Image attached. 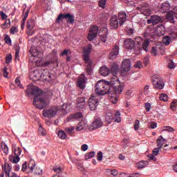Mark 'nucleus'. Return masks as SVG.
<instances>
[{
  "instance_id": "nucleus-48",
  "label": "nucleus",
  "mask_w": 177,
  "mask_h": 177,
  "mask_svg": "<svg viewBox=\"0 0 177 177\" xmlns=\"http://www.w3.org/2000/svg\"><path fill=\"white\" fill-rule=\"evenodd\" d=\"M160 100H163V102H168V95L167 94H160Z\"/></svg>"
},
{
  "instance_id": "nucleus-23",
  "label": "nucleus",
  "mask_w": 177,
  "mask_h": 177,
  "mask_svg": "<svg viewBox=\"0 0 177 177\" xmlns=\"http://www.w3.org/2000/svg\"><path fill=\"white\" fill-rule=\"evenodd\" d=\"M156 34L158 35V37H162L165 34V27L162 24L158 25L155 29Z\"/></svg>"
},
{
  "instance_id": "nucleus-2",
  "label": "nucleus",
  "mask_w": 177,
  "mask_h": 177,
  "mask_svg": "<svg viewBox=\"0 0 177 177\" xmlns=\"http://www.w3.org/2000/svg\"><path fill=\"white\" fill-rule=\"evenodd\" d=\"M95 91L97 95L99 96H103L104 95H107L110 92L111 94V84L110 82L100 80L95 86Z\"/></svg>"
},
{
  "instance_id": "nucleus-59",
  "label": "nucleus",
  "mask_w": 177,
  "mask_h": 177,
  "mask_svg": "<svg viewBox=\"0 0 177 177\" xmlns=\"http://www.w3.org/2000/svg\"><path fill=\"white\" fill-rule=\"evenodd\" d=\"M136 68H142V62L140 61H138L134 65Z\"/></svg>"
},
{
  "instance_id": "nucleus-12",
  "label": "nucleus",
  "mask_w": 177,
  "mask_h": 177,
  "mask_svg": "<svg viewBox=\"0 0 177 177\" xmlns=\"http://www.w3.org/2000/svg\"><path fill=\"white\" fill-rule=\"evenodd\" d=\"M122 91H124V85L120 84V82L116 86L111 85V92H113L115 95H120V93H122Z\"/></svg>"
},
{
  "instance_id": "nucleus-22",
  "label": "nucleus",
  "mask_w": 177,
  "mask_h": 177,
  "mask_svg": "<svg viewBox=\"0 0 177 177\" xmlns=\"http://www.w3.org/2000/svg\"><path fill=\"white\" fill-rule=\"evenodd\" d=\"M122 70L123 71H129L131 70V60L124 59L122 62Z\"/></svg>"
},
{
  "instance_id": "nucleus-41",
  "label": "nucleus",
  "mask_w": 177,
  "mask_h": 177,
  "mask_svg": "<svg viewBox=\"0 0 177 177\" xmlns=\"http://www.w3.org/2000/svg\"><path fill=\"white\" fill-rule=\"evenodd\" d=\"M71 118L74 120H80V118H82V113H77L73 114L71 116Z\"/></svg>"
},
{
  "instance_id": "nucleus-45",
  "label": "nucleus",
  "mask_w": 177,
  "mask_h": 177,
  "mask_svg": "<svg viewBox=\"0 0 177 177\" xmlns=\"http://www.w3.org/2000/svg\"><path fill=\"white\" fill-rule=\"evenodd\" d=\"M9 26H10V20L6 19L5 23L2 24L1 27L3 30H5L6 28H8Z\"/></svg>"
},
{
  "instance_id": "nucleus-17",
  "label": "nucleus",
  "mask_w": 177,
  "mask_h": 177,
  "mask_svg": "<svg viewBox=\"0 0 177 177\" xmlns=\"http://www.w3.org/2000/svg\"><path fill=\"white\" fill-rule=\"evenodd\" d=\"M137 10L140 12L145 16H149L151 13V10L147 7V4H145V6L137 7Z\"/></svg>"
},
{
  "instance_id": "nucleus-18",
  "label": "nucleus",
  "mask_w": 177,
  "mask_h": 177,
  "mask_svg": "<svg viewBox=\"0 0 177 177\" xmlns=\"http://www.w3.org/2000/svg\"><path fill=\"white\" fill-rule=\"evenodd\" d=\"M161 52H164V46H156L152 47L151 53L153 56H157V55H160Z\"/></svg>"
},
{
  "instance_id": "nucleus-39",
  "label": "nucleus",
  "mask_w": 177,
  "mask_h": 177,
  "mask_svg": "<svg viewBox=\"0 0 177 177\" xmlns=\"http://www.w3.org/2000/svg\"><path fill=\"white\" fill-rule=\"evenodd\" d=\"M115 122H121V113L118 111L115 113Z\"/></svg>"
},
{
  "instance_id": "nucleus-55",
  "label": "nucleus",
  "mask_w": 177,
  "mask_h": 177,
  "mask_svg": "<svg viewBox=\"0 0 177 177\" xmlns=\"http://www.w3.org/2000/svg\"><path fill=\"white\" fill-rule=\"evenodd\" d=\"M4 41L6 44H8V45H12V39H10V37L9 36H6L4 39Z\"/></svg>"
},
{
  "instance_id": "nucleus-11",
  "label": "nucleus",
  "mask_w": 177,
  "mask_h": 177,
  "mask_svg": "<svg viewBox=\"0 0 177 177\" xmlns=\"http://www.w3.org/2000/svg\"><path fill=\"white\" fill-rule=\"evenodd\" d=\"M99 104V101L95 95H91L89 98V109L91 111H94Z\"/></svg>"
},
{
  "instance_id": "nucleus-3",
  "label": "nucleus",
  "mask_w": 177,
  "mask_h": 177,
  "mask_svg": "<svg viewBox=\"0 0 177 177\" xmlns=\"http://www.w3.org/2000/svg\"><path fill=\"white\" fill-rule=\"evenodd\" d=\"M136 42L137 45L142 44V47H139L135 49V53L136 55H140L141 50H145V52H149V44L150 41L145 39L143 41V39L141 37H137L136 38Z\"/></svg>"
},
{
  "instance_id": "nucleus-63",
  "label": "nucleus",
  "mask_w": 177,
  "mask_h": 177,
  "mask_svg": "<svg viewBox=\"0 0 177 177\" xmlns=\"http://www.w3.org/2000/svg\"><path fill=\"white\" fill-rule=\"evenodd\" d=\"M110 174L113 176H117L118 175V171H117L116 169L110 170Z\"/></svg>"
},
{
  "instance_id": "nucleus-7",
  "label": "nucleus",
  "mask_w": 177,
  "mask_h": 177,
  "mask_svg": "<svg viewBox=\"0 0 177 177\" xmlns=\"http://www.w3.org/2000/svg\"><path fill=\"white\" fill-rule=\"evenodd\" d=\"M166 19L167 21H169V23H171L172 24L177 23V8L169 11L166 15Z\"/></svg>"
},
{
  "instance_id": "nucleus-8",
  "label": "nucleus",
  "mask_w": 177,
  "mask_h": 177,
  "mask_svg": "<svg viewBox=\"0 0 177 177\" xmlns=\"http://www.w3.org/2000/svg\"><path fill=\"white\" fill-rule=\"evenodd\" d=\"M62 19H66V20H68L67 23H70L71 24L74 23V15L70 13L60 14L56 19V23H59Z\"/></svg>"
},
{
  "instance_id": "nucleus-31",
  "label": "nucleus",
  "mask_w": 177,
  "mask_h": 177,
  "mask_svg": "<svg viewBox=\"0 0 177 177\" xmlns=\"http://www.w3.org/2000/svg\"><path fill=\"white\" fill-rule=\"evenodd\" d=\"M108 95L109 97L110 102L113 103V104H115V103L118 102V98H117V95L114 94L113 91H111V94H110V92L108 93Z\"/></svg>"
},
{
  "instance_id": "nucleus-60",
  "label": "nucleus",
  "mask_w": 177,
  "mask_h": 177,
  "mask_svg": "<svg viewBox=\"0 0 177 177\" xmlns=\"http://www.w3.org/2000/svg\"><path fill=\"white\" fill-rule=\"evenodd\" d=\"M127 34H129V35H132V34H133V32H135V29L127 28Z\"/></svg>"
},
{
  "instance_id": "nucleus-24",
  "label": "nucleus",
  "mask_w": 177,
  "mask_h": 177,
  "mask_svg": "<svg viewBox=\"0 0 177 177\" xmlns=\"http://www.w3.org/2000/svg\"><path fill=\"white\" fill-rule=\"evenodd\" d=\"M30 53H31L32 57H38L39 59H41L42 57V53L38 51L35 47H31L30 49Z\"/></svg>"
},
{
  "instance_id": "nucleus-38",
  "label": "nucleus",
  "mask_w": 177,
  "mask_h": 177,
  "mask_svg": "<svg viewBox=\"0 0 177 177\" xmlns=\"http://www.w3.org/2000/svg\"><path fill=\"white\" fill-rule=\"evenodd\" d=\"M12 151L15 156H17V157H20V155L21 154V149H20V147H17L14 148Z\"/></svg>"
},
{
  "instance_id": "nucleus-58",
  "label": "nucleus",
  "mask_w": 177,
  "mask_h": 177,
  "mask_svg": "<svg viewBox=\"0 0 177 177\" xmlns=\"http://www.w3.org/2000/svg\"><path fill=\"white\" fill-rule=\"evenodd\" d=\"M88 149H89V147L86 144L82 145L81 146L82 151H86V150H88Z\"/></svg>"
},
{
  "instance_id": "nucleus-16",
  "label": "nucleus",
  "mask_w": 177,
  "mask_h": 177,
  "mask_svg": "<svg viewBox=\"0 0 177 177\" xmlns=\"http://www.w3.org/2000/svg\"><path fill=\"white\" fill-rule=\"evenodd\" d=\"M110 23V26L112 28H118V26H120V22L118 21V17H117L116 15H112L110 18L109 20Z\"/></svg>"
},
{
  "instance_id": "nucleus-62",
  "label": "nucleus",
  "mask_w": 177,
  "mask_h": 177,
  "mask_svg": "<svg viewBox=\"0 0 177 177\" xmlns=\"http://www.w3.org/2000/svg\"><path fill=\"white\" fill-rule=\"evenodd\" d=\"M160 148H155L153 150V151H152V153H153V156H158V153L160 152Z\"/></svg>"
},
{
  "instance_id": "nucleus-28",
  "label": "nucleus",
  "mask_w": 177,
  "mask_h": 177,
  "mask_svg": "<svg viewBox=\"0 0 177 177\" xmlns=\"http://www.w3.org/2000/svg\"><path fill=\"white\" fill-rule=\"evenodd\" d=\"M171 8V6L168 3H164L160 6V11L161 13H167Z\"/></svg>"
},
{
  "instance_id": "nucleus-32",
  "label": "nucleus",
  "mask_w": 177,
  "mask_h": 177,
  "mask_svg": "<svg viewBox=\"0 0 177 177\" xmlns=\"http://www.w3.org/2000/svg\"><path fill=\"white\" fill-rule=\"evenodd\" d=\"M8 159L10 162H12V164H17V162L20 161V157L17 156L16 155H10Z\"/></svg>"
},
{
  "instance_id": "nucleus-61",
  "label": "nucleus",
  "mask_w": 177,
  "mask_h": 177,
  "mask_svg": "<svg viewBox=\"0 0 177 177\" xmlns=\"http://www.w3.org/2000/svg\"><path fill=\"white\" fill-rule=\"evenodd\" d=\"M169 68L172 70V68H175V63H174V61L170 60L169 63Z\"/></svg>"
},
{
  "instance_id": "nucleus-25",
  "label": "nucleus",
  "mask_w": 177,
  "mask_h": 177,
  "mask_svg": "<svg viewBox=\"0 0 177 177\" xmlns=\"http://www.w3.org/2000/svg\"><path fill=\"white\" fill-rule=\"evenodd\" d=\"M83 59L87 63V67L89 66V47L83 48Z\"/></svg>"
},
{
  "instance_id": "nucleus-42",
  "label": "nucleus",
  "mask_w": 177,
  "mask_h": 177,
  "mask_svg": "<svg viewBox=\"0 0 177 177\" xmlns=\"http://www.w3.org/2000/svg\"><path fill=\"white\" fill-rule=\"evenodd\" d=\"M117 82H118H118H118V77L117 76L114 75V76L111 79V83H110V84H111L112 86H113V85H114L115 84H117Z\"/></svg>"
},
{
  "instance_id": "nucleus-56",
  "label": "nucleus",
  "mask_w": 177,
  "mask_h": 177,
  "mask_svg": "<svg viewBox=\"0 0 177 177\" xmlns=\"http://www.w3.org/2000/svg\"><path fill=\"white\" fill-rule=\"evenodd\" d=\"M35 175H42V169L39 167H37L35 170Z\"/></svg>"
},
{
  "instance_id": "nucleus-35",
  "label": "nucleus",
  "mask_w": 177,
  "mask_h": 177,
  "mask_svg": "<svg viewBox=\"0 0 177 177\" xmlns=\"http://www.w3.org/2000/svg\"><path fill=\"white\" fill-rule=\"evenodd\" d=\"M110 73H112L113 75H115L118 73V65L117 64H112Z\"/></svg>"
},
{
  "instance_id": "nucleus-13",
  "label": "nucleus",
  "mask_w": 177,
  "mask_h": 177,
  "mask_svg": "<svg viewBox=\"0 0 177 177\" xmlns=\"http://www.w3.org/2000/svg\"><path fill=\"white\" fill-rule=\"evenodd\" d=\"M161 17L158 15H152L151 19L147 20L148 24H153V26H157L158 23H161Z\"/></svg>"
},
{
  "instance_id": "nucleus-40",
  "label": "nucleus",
  "mask_w": 177,
  "mask_h": 177,
  "mask_svg": "<svg viewBox=\"0 0 177 177\" xmlns=\"http://www.w3.org/2000/svg\"><path fill=\"white\" fill-rule=\"evenodd\" d=\"M57 136L59 139H62L63 140L67 138L66 133H64L62 130L58 131Z\"/></svg>"
},
{
  "instance_id": "nucleus-33",
  "label": "nucleus",
  "mask_w": 177,
  "mask_h": 177,
  "mask_svg": "<svg viewBox=\"0 0 177 177\" xmlns=\"http://www.w3.org/2000/svg\"><path fill=\"white\" fill-rule=\"evenodd\" d=\"M85 98L83 97H80L77 100V107L78 109H84V107H85Z\"/></svg>"
},
{
  "instance_id": "nucleus-44",
  "label": "nucleus",
  "mask_w": 177,
  "mask_h": 177,
  "mask_svg": "<svg viewBox=\"0 0 177 177\" xmlns=\"http://www.w3.org/2000/svg\"><path fill=\"white\" fill-rule=\"evenodd\" d=\"M162 41H163V44H166L167 46L171 44V38L169 37V36L165 37Z\"/></svg>"
},
{
  "instance_id": "nucleus-9",
  "label": "nucleus",
  "mask_w": 177,
  "mask_h": 177,
  "mask_svg": "<svg viewBox=\"0 0 177 177\" xmlns=\"http://www.w3.org/2000/svg\"><path fill=\"white\" fill-rule=\"evenodd\" d=\"M56 114H57V108H56V106L43 111L44 117H46L47 118H52V117H55Z\"/></svg>"
},
{
  "instance_id": "nucleus-43",
  "label": "nucleus",
  "mask_w": 177,
  "mask_h": 177,
  "mask_svg": "<svg viewBox=\"0 0 177 177\" xmlns=\"http://www.w3.org/2000/svg\"><path fill=\"white\" fill-rule=\"evenodd\" d=\"M176 107H177V100H174L170 105V109L171 110H173V111H175V110H176Z\"/></svg>"
},
{
  "instance_id": "nucleus-36",
  "label": "nucleus",
  "mask_w": 177,
  "mask_h": 177,
  "mask_svg": "<svg viewBox=\"0 0 177 177\" xmlns=\"http://www.w3.org/2000/svg\"><path fill=\"white\" fill-rule=\"evenodd\" d=\"M26 26L27 28H28L29 30H32V28L35 27V21H34V20L32 19H30L28 21Z\"/></svg>"
},
{
  "instance_id": "nucleus-6",
  "label": "nucleus",
  "mask_w": 177,
  "mask_h": 177,
  "mask_svg": "<svg viewBox=\"0 0 177 177\" xmlns=\"http://www.w3.org/2000/svg\"><path fill=\"white\" fill-rule=\"evenodd\" d=\"M151 82L153 87L156 89H162L164 88V82L161 77H158V75H153L152 77Z\"/></svg>"
},
{
  "instance_id": "nucleus-21",
  "label": "nucleus",
  "mask_w": 177,
  "mask_h": 177,
  "mask_svg": "<svg viewBox=\"0 0 177 177\" xmlns=\"http://www.w3.org/2000/svg\"><path fill=\"white\" fill-rule=\"evenodd\" d=\"M118 50H120V48L118 46L115 45L114 48H112L111 52L109 53V59L110 60H114L115 57H117V55H118Z\"/></svg>"
},
{
  "instance_id": "nucleus-14",
  "label": "nucleus",
  "mask_w": 177,
  "mask_h": 177,
  "mask_svg": "<svg viewBox=\"0 0 177 177\" xmlns=\"http://www.w3.org/2000/svg\"><path fill=\"white\" fill-rule=\"evenodd\" d=\"M97 31H99V28L97 26H91L89 30V41H92L97 37Z\"/></svg>"
},
{
  "instance_id": "nucleus-54",
  "label": "nucleus",
  "mask_w": 177,
  "mask_h": 177,
  "mask_svg": "<svg viewBox=\"0 0 177 177\" xmlns=\"http://www.w3.org/2000/svg\"><path fill=\"white\" fill-rule=\"evenodd\" d=\"M62 109L65 113H69L70 112V109H68V106L67 104H64L62 105Z\"/></svg>"
},
{
  "instance_id": "nucleus-34",
  "label": "nucleus",
  "mask_w": 177,
  "mask_h": 177,
  "mask_svg": "<svg viewBox=\"0 0 177 177\" xmlns=\"http://www.w3.org/2000/svg\"><path fill=\"white\" fill-rule=\"evenodd\" d=\"M149 165L148 161H140L136 164V167L138 169H142V168H145V167H147Z\"/></svg>"
},
{
  "instance_id": "nucleus-53",
  "label": "nucleus",
  "mask_w": 177,
  "mask_h": 177,
  "mask_svg": "<svg viewBox=\"0 0 177 177\" xmlns=\"http://www.w3.org/2000/svg\"><path fill=\"white\" fill-rule=\"evenodd\" d=\"M97 161H102V160H103V153L102 151H99L97 153Z\"/></svg>"
},
{
  "instance_id": "nucleus-10",
  "label": "nucleus",
  "mask_w": 177,
  "mask_h": 177,
  "mask_svg": "<svg viewBox=\"0 0 177 177\" xmlns=\"http://www.w3.org/2000/svg\"><path fill=\"white\" fill-rule=\"evenodd\" d=\"M103 127V122L100 118H96L93 122L90 124V131H95Z\"/></svg>"
},
{
  "instance_id": "nucleus-27",
  "label": "nucleus",
  "mask_w": 177,
  "mask_h": 177,
  "mask_svg": "<svg viewBox=\"0 0 177 177\" xmlns=\"http://www.w3.org/2000/svg\"><path fill=\"white\" fill-rule=\"evenodd\" d=\"M158 149H162V146L167 143V140L162 138V136H160L156 140Z\"/></svg>"
},
{
  "instance_id": "nucleus-50",
  "label": "nucleus",
  "mask_w": 177,
  "mask_h": 177,
  "mask_svg": "<svg viewBox=\"0 0 177 177\" xmlns=\"http://www.w3.org/2000/svg\"><path fill=\"white\" fill-rule=\"evenodd\" d=\"M10 34L15 35L17 32H19V29H17V28L12 26L10 29Z\"/></svg>"
},
{
  "instance_id": "nucleus-20",
  "label": "nucleus",
  "mask_w": 177,
  "mask_h": 177,
  "mask_svg": "<svg viewBox=\"0 0 177 177\" xmlns=\"http://www.w3.org/2000/svg\"><path fill=\"white\" fill-rule=\"evenodd\" d=\"M4 172L6 177H19V176H17V174H16L15 173L10 174V167L8 164L4 165Z\"/></svg>"
},
{
  "instance_id": "nucleus-57",
  "label": "nucleus",
  "mask_w": 177,
  "mask_h": 177,
  "mask_svg": "<svg viewBox=\"0 0 177 177\" xmlns=\"http://www.w3.org/2000/svg\"><path fill=\"white\" fill-rule=\"evenodd\" d=\"M11 62H12V55H8L6 57V63H7V64H9V63H10Z\"/></svg>"
},
{
  "instance_id": "nucleus-64",
  "label": "nucleus",
  "mask_w": 177,
  "mask_h": 177,
  "mask_svg": "<svg viewBox=\"0 0 177 177\" xmlns=\"http://www.w3.org/2000/svg\"><path fill=\"white\" fill-rule=\"evenodd\" d=\"M151 108V105L150 104V103H149V102L145 103V110H146V111H150Z\"/></svg>"
},
{
  "instance_id": "nucleus-19",
  "label": "nucleus",
  "mask_w": 177,
  "mask_h": 177,
  "mask_svg": "<svg viewBox=\"0 0 177 177\" xmlns=\"http://www.w3.org/2000/svg\"><path fill=\"white\" fill-rule=\"evenodd\" d=\"M127 13L124 11H121L118 13V21H119L120 26H122L125 21H127Z\"/></svg>"
},
{
  "instance_id": "nucleus-51",
  "label": "nucleus",
  "mask_w": 177,
  "mask_h": 177,
  "mask_svg": "<svg viewBox=\"0 0 177 177\" xmlns=\"http://www.w3.org/2000/svg\"><path fill=\"white\" fill-rule=\"evenodd\" d=\"M15 85L17 86H19V88H20L21 89L23 88V85L20 82V79H19L18 77L15 79Z\"/></svg>"
},
{
  "instance_id": "nucleus-47",
  "label": "nucleus",
  "mask_w": 177,
  "mask_h": 177,
  "mask_svg": "<svg viewBox=\"0 0 177 177\" xmlns=\"http://www.w3.org/2000/svg\"><path fill=\"white\" fill-rule=\"evenodd\" d=\"M106 2H107V0H100L98 2L100 8H102V9H104L106 6Z\"/></svg>"
},
{
  "instance_id": "nucleus-49",
  "label": "nucleus",
  "mask_w": 177,
  "mask_h": 177,
  "mask_svg": "<svg viewBox=\"0 0 177 177\" xmlns=\"http://www.w3.org/2000/svg\"><path fill=\"white\" fill-rule=\"evenodd\" d=\"M53 171L55 172H57V174H60V172L63 171V169H62V167H60L59 166H55L53 167Z\"/></svg>"
},
{
  "instance_id": "nucleus-1",
  "label": "nucleus",
  "mask_w": 177,
  "mask_h": 177,
  "mask_svg": "<svg viewBox=\"0 0 177 177\" xmlns=\"http://www.w3.org/2000/svg\"><path fill=\"white\" fill-rule=\"evenodd\" d=\"M26 93L30 95V93L34 95L33 105L36 109L42 110L44 107L48 106V100L45 97V93L42 92V90L35 86H29L26 90Z\"/></svg>"
},
{
  "instance_id": "nucleus-26",
  "label": "nucleus",
  "mask_w": 177,
  "mask_h": 177,
  "mask_svg": "<svg viewBox=\"0 0 177 177\" xmlns=\"http://www.w3.org/2000/svg\"><path fill=\"white\" fill-rule=\"evenodd\" d=\"M124 46L127 49H133V46H135V41L131 39H126L124 40Z\"/></svg>"
},
{
  "instance_id": "nucleus-15",
  "label": "nucleus",
  "mask_w": 177,
  "mask_h": 177,
  "mask_svg": "<svg viewBox=\"0 0 177 177\" xmlns=\"http://www.w3.org/2000/svg\"><path fill=\"white\" fill-rule=\"evenodd\" d=\"M77 86L80 88V89H84L86 86V77L85 75H82L77 79Z\"/></svg>"
},
{
  "instance_id": "nucleus-30",
  "label": "nucleus",
  "mask_w": 177,
  "mask_h": 177,
  "mask_svg": "<svg viewBox=\"0 0 177 177\" xmlns=\"http://www.w3.org/2000/svg\"><path fill=\"white\" fill-rule=\"evenodd\" d=\"M114 120V115L110 112H108L105 115V121L107 124H111Z\"/></svg>"
},
{
  "instance_id": "nucleus-52",
  "label": "nucleus",
  "mask_w": 177,
  "mask_h": 177,
  "mask_svg": "<svg viewBox=\"0 0 177 177\" xmlns=\"http://www.w3.org/2000/svg\"><path fill=\"white\" fill-rule=\"evenodd\" d=\"M140 125V122L138 120H136L134 123V129L135 131H138L139 130V127Z\"/></svg>"
},
{
  "instance_id": "nucleus-37",
  "label": "nucleus",
  "mask_w": 177,
  "mask_h": 177,
  "mask_svg": "<svg viewBox=\"0 0 177 177\" xmlns=\"http://www.w3.org/2000/svg\"><path fill=\"white\" fill-rule=\"evenodd\" d=\"M104 34H101L100 35V39H101L102 42H106V37H107V28H104Z\"/></svg>"
},
{
  "instance_id": "nucleus-29",
  "label": "nucleus",
  "mask_w": 177,
  "mask_h": 177,
  "mask_svg": "<svg viewBox=\"0 0 177 177\" xmlns=\"http://www.w3.org/2000/svg\"><path fill=\"white\" fill-rule=\"evenodd\" d=\"M100 73L101 75L106 77L110 74V68H107L106 66H102L100 68Z\"/></svg>"
},
{
  "instance_id": "nucleus-5",
  "label": "nucleus",
  "mask_w": 177,
  "mask_h": 177,
  "mask_svg": "<svg viewBox=\"0 0 177 177\" xmlns=\"http://www.w3.org/2000/svg\"><path fill=\"white\" fill-rule=\"evenodd\" d=\"M42 71L38 69L33 71L30 74V80H32V81H39V80L41 79L46 80V77H45V75L42 74Z\"/></svg>"
},
{
  "instance_id": "nucleus-46",
  "label": "nucleus",
  "mask_w": 177,
  "mask_h": 177,
  "mask_svg": "<svg viewBox=\"0 0 177 177\" xmlns=\"http://www.w3.org/2000/svg\"><path fill=\"white\" fill-rule=\"evenodd\" d=\"M38 133H39V135H41V136H44L46 134V132L45 131V130H44V128L41 125H39V127Z\"/></svg>"
},
{
  "instance_id": "nucleus-4",
  "label": "nucleus",
  "mask_w": 177,
  "mask_h": 177,
  "mask_svg": "<svg viewBox=\"0 0 177 177\" xmlns=\"http://www.w3.org/2000/svg\"><path fill=\"white\" fill-rule=\"evenodd\" d=\"M35 168V160H30L27 165L26 162L22 165V171L26 172V174H32L34 169Z\"/></svg>"
}]
</instances>
